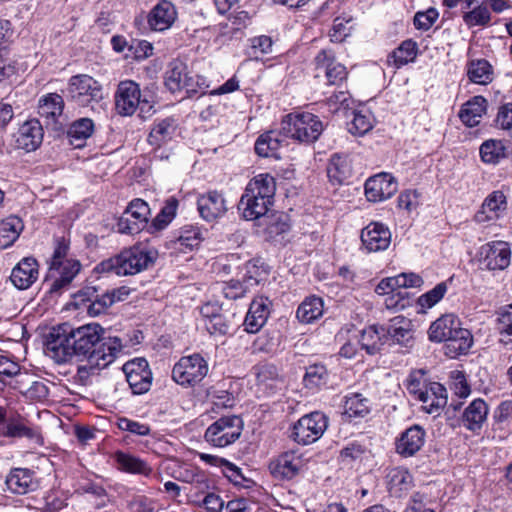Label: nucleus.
<instances>
[{
  "label": "nucleus",
  "instance_id": "obj_1",
  "mask_svg": "<svg viewBox=\"0 0 512 512\" xmlns=\"http://www.w3.org/2000/svg\"><path fill=\"white\" fill-rule=\"evenodd\" d=\"M103 328L96 323L76 329L63 324L49 333L46 351L57 362H66L73 356L87 360L90 367L104 368L122 351L118 337L103 338Z\"/></svg>",
  "mask_w": 512,
  "mask_h": 512
},
{
  "label": "nucleus",
  "instance_id": "obj_2",
  "mask_svg": "<svg viewBox=\"0 0 512 512\" xmlns=\"http://www.w3.org/2000/svg\"><path fill=\"white\" fill-rule=\"evenodd\" d=\"M276 183L273 176L265 173L249 181L239 202V209L246 220L258 219L268 212L273 204Z\"/></svg>",
  "mask_w": 512,
  "mask_h": 512
},
{
  "label": "nucleus",
  "instance_id": "obj_3",
  "mask_svg": "<svg viewBox=\"0 0 512 512\" xmlns=\"http://www.w3.org/2000/svg\"><path fill=\"white\" fill-rule=\"evenodd\" d=\"M323 132L318 116L309 113H290L281 122V133L303 143H313Z\"/></svg>",
  "mask_w": 512,
  "mask_h": 512
},
{
  "label": "nucleus",
  "instance_id": "obj_4",
  "mask_svg": "<svg viewBox=\"0 0 512 512\" xmlns=\"http://www.w3.org/2000/svg\"><path fill=\"white\" fill-rule=\"evenodd\" d=\"M66 93L68 101L80 107H91L92 110L104 99L101 83L86 74L72 76Z\"/></svg>",
  "mask_w": 512,
  "mask_h": 512
},
{
  "label": "nucleus",
  "instance_id": "obj_5",
  "mask_svg": "<svg viewBox=\"0 0 512 512\" xmlns=\"http://www.w3.org/2000/svg\"><path fill=\"white\" fill-rule=\"evenodd\" d=\"M208 373V363L200 354L184 356L174 365L172 379L181 386H194Z\"/></svg>",
  "mask_w": 512,
  "mask_h": 512
},
{
  "label": "nucleus",
  "instance_id": "obj_6",
  "mask_svg": "<svg viewBox=\"0 0 512 512\" xmlns=\"http://www.w3.org/2000/svg\"><path fill=\"white\" fill-rule=\"evenodd\" d=\"M243 421L239 416L221 417L205 432V439L215 447L223 448L234 443L241 435Z\"/></svg>",
  "mask_w": 512,
  "mask_h": 512
},
{
  "label": "nucleus",
  "instance_id": "obj_7",
  "mask_svg": "<svg viewBox=\"0 0 512 512\" xmlns=\"http://www.w3.org/2000/svg\"><path fill=\"white\" fill-rule=\"evenodd\" d=\"M328 427V417L319 411L302 416L293 427L291 437L302 445L317 441Z\"/></svg>",
  "mask_w": 512,
  "mask_h": 512
},
{
  "label": "nucleus",
  "instance_id": "obj_8",
  "mask_svg": "<svg viewBox=\"0 0 512 512\" xmlns=\"http://www.w3.org/2000/svg\"><path fill=\"white\" fill-rule=\"evenodd\" d=\"M306 467L303 455L296 450H289L271 461L269 469L278 479L291 480L298 476Z\"/></svg>",
  "mask_w": 512,
  "mask_h": 512
},
{
  "label": "nucleus",
  "instance_id": "obj_9",
  "mask_svg": "<svg viewBox=\"0 0 512 512\" xmlns=\"http://www.w3.org/2000/svg\"><path fill=\"white\" fill-rule=\"evenodd\" d=\"M64 100L57 93H48L40 97L38 101V115L44 121L47 128L54 131L62 130V123L59 121L64 110Z\"/></svg>",
  "mask_w": 512,
  "mask_h": 512
},
{
  "label": "nucleus",
  "instance_id": "obj_10",
  "mask_svg": "<svg viewBox=\"0 0 512 512\" xmlns=\"http://www.w3.org/2000/svg\"><path fill=\"white\" fill-rule=\"evenodd\" d=\"M480 255L488 270H504L511 262V248L505 241H492L483 245Z\"/></svg>",
  "mask_w": 512,
  "mask_h": 512
},
{
  "label": "nucleus",
  "instance_id": "obj_11",
  "mask_svg": "<svg viewBox=\"0 0 512 512\" xmlns=\"http://www.w3.org/2000/svg\"><path fill=\"white\" fill-rule=\"evenodd\" d=\"M397 191V183L388 173L370 177L365 183V196L370 202L384 201Z\"/></svg>",
  "mask_w": 512,
  "mask_h": 512
},
{
  "label": "nucleus",
  "instance_id": "obj_12",
  "mask_svg": "<svg viewBox=\"0 0 512 512\" xmlns=\"http://www.w3.org/2000/svg\"><path fill=\"white\" fill-rule=\"evenodd\" d=\"M361 241L368 252L386 250L391 243V232L379 222H371L361 232Z\"/></svg>",
  "mask_w": 512,
  "mask_h": 512
},
{
  "label": "nucleus",
  "instance_id": "obj_13",
  "mask_svg": "<svg viewBox=\"0 0 512 512\" xmlns=\"http://www.w3.org/2000/svg\"><path fill=\"white\" fill-rule=\"evenodd\" d=\"M152 384V372L144 357L130 359V390L135 395L148 392Z\"/></svg>",
  "mask_w": 512,
  "mask_h": 512
},
{
  "label": "nucleus",
  "instance_id": "obj_14",
  "mask_svg": "<svg viewBox=\"0 0 512 512\" xmlns=\"http://www.w3.org/2000/svg\"><path fill=\"white\" fill-rule=\"evenodd\" d=\"M43 140V127L39 120L31 119L24 122L15 134L18 149L27 152L36 150Z\"/></svg>",
  "mask_w": 512,
  "mask_h": 512
},
{
  "label": "nucleus",
  "instance_id": "obj_15",
  "mask_svg": "<svg viewBox=\"0 0 512 512\" xmlns=\"http://www.w3.org/2000/svg\"><path fill=\"white\" fill-rule=\"evenodd\" d=\"M80 270L81 263L78 260H65L59 265L50 266V276L53 278L50 292L58 293L67 289Z\"/></svg>",
  "mask_w": 512,
  "mask_h": 512
},
{
  "label": "nucleus",
  "instance_id": "obj_16",
  "mask_svg": "<svg viewBox=\"0 0 512 512\" xmlns=\"http://www.w3.org/2000/svg\"><path fill=\"white\" fill-rule=\"evenodd\" d=\"M7 489L14 494L24 495L36 491L39 482L33 471L27 468H14L6 477Z\"/></svg>",
  "mask_w": 512,
  "mask_h": 512
},
{
  "label": "nucleus",
  "instance_id": "obj_17",
  "mask_svg": "<svg viewBox=\"0 0 512 512\" xmlns=\"http://www.w3.org/2000/svg\"><path fill=\"white\" fill-rule=\"evenodd\" d=\"M425 430L419 425L407 428L396 441V451L403 457L414 456L425 443Z\"/></svg>",
  "mask_w": 512,
  "mask_h": 512
},
{
  "label": "nucleus",
  "instance_id": "obj_18",
  "mask_svg": "<svg viewBox=\"0 0 512 512\" xmlns=\"http://www.w3.org/2000/svg\"><path fill=\"white\" fill-rule=\"evenodd\" d=\"M38 262L33 257L23 258L12 270L10 280L20 289H28L38 278Z\"/></svg>",
  "mask_w": 512,
  "mask_h": 512
},
{
  "label": "nucleus",
  "instance_id": "obj_19",
  "mask_svg": "<svg viewBox=\"0 0 512 512\" xmlns=\"http://www.w3.org/2000/svg\"><path fill=\"white\" fill-rule=\"evenodd\" d=\"M381 331L396 344L404 347L413 345L412 322L404 316L392 318L386 328L381 327Z\"/></svg>",
  "mask_w": 512,
  "mask_h": 512
},
{
  "label": "nucleus",
  "instance_id": "obj_20",
  "mask_svg": "<svg viewBox=\"0 0 512 512\" xmlns=\"http://www.w3.org/2000/svg\"><path fill=\"white\" fill-rule=\"evenodd\" d=\"M198 211L206 221H213L222 217L226 211V201L221 193L210 191L198 198Z\"/></svg>",
  "mask_w": 512,
  "mask_h": 512
},
{
  "label": "nucleus",
  "instance_id": "obj_21",
  "mask_svg": "<svg viewBox=\"0 0 512 512\" xmlns=\"http://www.w3.org/2000/svg\"><path fill=\"white\" fill-rule=\"evenodd\" d=\"M316 68H323L330 85H337L347 77L346 67L335 61L330 50H321L315 57Z\"/></svg>",
  "mask_w": 512,
  "mask_h": 512
},
{
  "label": "nucleus",
  "instance_id": "obj_22",
  "mask_svg": "<svg viewBox=\"0 0 512 512\" xmlns=\"http://www.w3.org/2000/svg\"><path fill=\"white\" fill-rule=\"evenodd\" d=\"M506 209V196L502 191H493L482 203L474 219L477 223H486L499 218L500 213Z\"/></svg>",
  "mask_w": 512,
  "mask_h": 512
},
{
  "label": "nucleus",
  "instance_id": "obj_23",
  "mask_svg": "<svg viewBox=\"0 0 512 512\" xmlns=\"http://www.w3.org/2000/svg\"><path fill=\"white\" fill-rule=\"evenodd\" d=\"M269 304V299L263 296L257 297L251 302L244 320L247 332L256 333L263 327L269 315Z\"/></svg>",
  "mask_w": 512,
  "mask_h": 512
},
{
  "label": "nucleus",
  "instance_id": "obj_24",
  "mask_svg": "<svg viewBox=\"0 0 512 512\" xmlns=\"http://www.w3.org/2000/svg\"><path fill=\"white\" fill-rule=\"evenodd\" d=\"M138 110L137 118L146 119L154 113L153 95L150 91H141L139 85L130 80V116Z\"/></svg>",
  "mask_w": 512,
  "mask_h": 512
},
{
  "label": "nucleus",
  "instance_id": "obj_25",
  "mask_svg": "<svg viewBox=\"0 0 512 512\" xmlns=\"http://www.w3.org/2000/svg\"><path fill=\"white\" fill-rule=\"evenodd\" d=\"M488 411V405L483 399L473 400L463 411V426L472 432L479 431L487 419Z\"/></svg>",
  "mask_w": 512,
  "mask_h": 512
},
{
  "label": "nucleus",
  "instance_id": "obj_26",
  "mask_svg": "<svg viewBox=\"0 0 512 512\" xmlns=\"http://www.w3.org/2000/svg\"><path fill=\"white\" fill-rule=\"evenodd\" d=\"M176 19V10L169 1L158 3L148 15V24L154 31H164L172 26Z\"/></svg>",
  "mask_w": 512,
  "mask_h": 512
},
{
  "label": "nucleus",
  "instance_id": "obj_27",
  "mask_svg": "<svg viewBox=\"0 0 512 512\" xmlns=\"http://www.w3.org/2000/svg\"><path fill=\"white\" fill-rule=\"evenodd\" d=\"M420 395L419 401L423 403V409L429 414L439 412L447 404L446 388L438 382L428 383V387Z\"/></svg>",
  "mask_w": 512,
  "mask_h": 512
},
{
  "label": "nucleus",
  "instance_id": "obj_28",
  "mask_svg": "<svg viewBox=\"0 0 512 512\" xmlns=\"http://www.w3.org/2000/svg\"><path fill=\"white\" fill-rule=\"evenodd\" d=\"M473 344V336L468 329L462 328L460 324L458 328L445 341V354L450 358H457L466 354Z\"/></svg>",
  "mask_w": 512,
  "mask_h": 512
},
{
  "label": "nucleus",
  "instance_id": "obj_29",
  "mask_svg": "<svg viewBox=\"0 0 512 512\" xmlns=\"http://www.w3.org/2000/svg\"><path fill=\"white\" fill-rule=\"evenodd\" d=\"M95 130V125L92 119L88 117L79 118L73 121L67 129V138L69 143L75 148H82L85 146L87 139H89Z\"/></svg>",
  "mask_w": 512,
  "mask_h": 512
},
{
  "label": "nucleus",
  "instance_id": "obj_30",
  "mask_svg": "<svg viewBox=\"0 0 512 512\" xmlns=\"http://www.w3.org/2000/svg\"><path fill=\"white\" fill-rule=\"evenodd\" d=\"M178 122L174 117H167L155 122L151 129L148 142L154 147H160L170 141L177 130Z\"/></svg>",
  "mask_w": 512,
  "mask_h": 512
},
{
  "label": "nucleus",
  "instance_id": "obj_31",
  "mask_svg": "<svg viewBox=\"0 0 512 512\" xmlns=\"http://www.w3.org/2000/svg\"><path fill=\"white\" fill-rule=\"evenodd\" d=\"M460 324L453 314H445L435 320L429 327L428 336L433 342H445Z\"/></svg>",
  "mask_w": 512,
  "mask_h": 512
},
{
  "label": "nucleus",
  "instance_id": "obj_32",
  "mask_svg": "<svg viewBox=\"0 0 512 512\" xmlns=\"http://www.w3.org/2000/svg\"><path fill=\"white\" fill-rule=\"evenodd\" d=\"M486 108V99L482 96H475L462 106L459 117L465 125L474 127L480 123Z\"/></svg>",
  "mask_w": 512,
  "mask_h": 512
},
{
  "label": "nucleus",
  "instance_id": "obj_33",
  "mask_svg": "<svg viewBox=\"0 0 512 512\" xmlns=\"http://www.w3.org/2000/svg\"><path fill=\"white\" fill-rule=\"evenodd\" d=\"M202 240V231L198 226L185 225L180 228L178 236L172 243L174 249L186 253L198 247Z\"/></svg>",
  "mask_w": 512,
  "mask_h": 512
},
{
  "label": "nucleus",
  "instance_id": "obj_34",
  "mask_svg": "<svg viewBox=\"0 0 512 512\" xmlns=\"http://www.w3.org/2000/svg\"><path fill=\"white\" fill-rule=\"evenodd\" d=\"M149 217L150 208L144 200L136 198L130 201V235L148 229Z\"/></svg>",
  "mask_w": 512,
  "mask_h": 512
},
{
  "label": "nucleus",
  "instance_id": "obj_35",
  "mask_svg": "<svg viewBox=\"0 0 512 512\" xmlns=\"http://www.w3.org/2000/svg\"><path fill=\"white\" fill-rule=\"evenodd\" d=\"M388 489L396 497H402L406 494L413 484L411 474L404 468L396 467L389 471L387 475Z\"/></svg>",
  "mask_w": 512,
  "mask_h": 512
},
{
  "label": "nucleus",
  "instance_id": "obj_36",
  "mask_svg": "<svg viewBox=\"0 0 512 512\" xmlns=\"http://www.w3.org/2000/svg\"><path fill=\"white\" fill-rule=\"evenodd\" d=\"M188 67L181 60L175 59L169 63L165 75V85L172 92H179L185 87Z\"/></svg>",
  "mask_w": 512,
  "mask_h": 512
},
{
  "label": "nucleus",
  "instance_id": "obj_37",
  "mask_svg": "<svg viewBox=\"0 0 512 512\" xmlns=\"http://www.w3.org/2000/svg\"><path fill=\"white\" fill-rule=\"evenodd\" d=\"M386 335L382 333L381 327L369 326L362 330L359 343L361 348L364 349L367 354L375 355L380 352L382 346L385 343Z\"/></svg>",
  "mask_w": 512,
  "mask_h": 512
},
{
  "label": "nucleus",
  "instance_id": "obj_38",
  "mask_svg": "<svg viewBox=\"0 0 512 512\" xmlns=\"http://www.w3.org/2000/svg\"><path fill=\"white\" fill-rule=\"evenodd\" d=\"M323 314V301L320 297L306 298L298 307L296 317L302 323L309 324Z\"/></svg>",
  "mask_w": 512,
  "mask_h": 512
},
{
  "label": "nucleus",
  "instance_id": "obj_39",
  "mask_svg": "<svg viewBox=\"0 0 512 512\" xmlns=\"http://www.w3.org/2000/svg\"><path fill=\"white\" fill-rule=\"evenodd\" d=\"M126 296H128V290L125 287L107 292L88 306V313L90 316H98L115 302L123 301Z\"/></svg>",
  "mask_w": 512,
  "mask_h": 512
},
{
  "label": "nucleus",
  "instance_id": "obj_40",
  "mask_svg": "<svg viewBox=\"0 0 512 512\" xmlns=\"http://www.w3.org/2000/svg\"><path fill=\"white\" fill-rule=\"evenodd\" d=\"M95 271L98 273H109L117 276L128 275V252L121 251L119 254L103 260L96 267Z\"/></svg>",
  "mask_w": 512,
  "mask_h": 512
},
{
  "label": "nucleus",
  "instance_id": "obj_41",
  "mask_svg": "<svg viewBox=\"0 0 512 512\" xmlns=\"http://www.w3.org/2000/svg\"><path fill=\"white\" fill-rule=\"evenodd\" d=\"M370 413V401L360 393L345 396L344 414L349 418H363Z\"/></svg>",
  "mask_w": 512,
  "mask_h": 512
},
{
  "label": "nucleus",
  "instance_id": "obj_42",
  "mask_svg": "<svg viewBox=\"0 0 512 512\" xmlns=\"http://www.w3.org/2000/svg\"><path fill=\"white\" fill-rule=\"evenodd\" d=\"M352 174V168L347 157L334 155L327 167V175L332 182L343 183Z\"/></svg>",
  "mask_w": 512,
  "mask_h": 512
},
{
  "label": "nucleus",
  "instance_id": "obj_43",
  "mask_svg": "<svg viewBox=\"0 0 512 512\" xmlns=\"http://www.w3.org/2000/svg\"><path fill=\"white\" fill-rule=\"evenodd\" d=\"M23 229L20 218L16 216L8 217L0 222V248H7L19 237Z\"/></svg>",
  "mask_w": 512,
  "mask_h": 512
},
{
  "label": "nucleus",
  "instance_id": "obj_44",
  "mask_svg": "<svg viewBox=\"0 0 512 512\" xmlns=\"http://www.w3.org/2000/svg\"><path fill=\"white\" fill-rule=\"evenodd\" d=\"M177 208L178 200L176 198L170 197L167 199L158 215L153 219L151 224H149L148 231L154 233L166 228L176 216Z\"/></svg>",
  "mask_w": 512,
  "mask_h": 512
},
{
  "label": "nucleus",
  "instance_id": "obj_45",
  "mask_svg": "<svg viewBox=\"0 0 512 512\" xmlns=\"http://www.w3.org/2000/svg\"><path fill=\"white\" fill-rule=\"evenodd\" d=\"M506 147L501 140L489 139L480 146V156L483 162L496 164L505 157Z\"/></svg>",
  "mask_w": 512,
  "mask_h": 512
},
{
  "label": "nucleus",
  "instance_id": "obj_46",
  "mask_svg": "<svg viewBox=\"0 0 512 512\" xmlns=\"http://www.w3.org/2000/svg\"><path fill=\"white\" fill-rule=\"evenodd\" d=\"M281 141L275 132L269 131L258 137L255 143V152L261 157H273L279 149Z\"/></svg>",
  "mask_w": 512,
  "mask_h": 512
},
{
  "label": "nucleus",
  "instance_id": "obj_47",
  "mask_svg": "<svg viewBox=\"0 0 512 512\" xmlns=\"http://www.w3.org/2000/svg\"><path fill=\"white\" fill-rule=\"evenodd\" d=\"M467 75L476 84H488L492 80L491 65L484 59L472 61L468 66Z\"/></svg>",
  "mask_w": 512,
  "mask_h": 512
},
{
  "label": "nucleus",
  "instance_id": "obj_48",
  "mask_svg": "<svg viewBox=\"0 0 512 512\" xmlns=\"http://www.w3.org/2000/svg\"><path fill=\"white\" fill-rule=\"evenodd\" d=\"M154 261V256L146 248L134 246L130 248V275L148 268Z\"/></svg>",
  "mask_w": 512,
  "mask_h": 512
},
{
  "label": "nucleus",
  "instance_id": "obj_49",
  "mask_svg": "<svg viewBox=\"0 0 512 512\" xmlns=\"http://www.w3.org/2000/svg\"><path fill=\"white\" fill-rule=\"evenodd\" d=\"M462 19L469 28L475 26L485 27L489 25L491 21V13L487 5L482 3L474 7L472 10L464 12Z\"/></svg>",
  "mask_w": 512,
  "mask_h": 512
},
{
  "label": "nucleus",
  "instance_id": "obj_50",
  "mask_svg": "<svg viewBox=\"0 0 512 512\" xmlns=\"http://www.w3.org/2000/svg\"><path fill=\"white\" fill-rule=\"evenodd\" d=\"M417 50V43L408 39L403 41L400 46L392 52L390 58L393 59L396 67H400L413 61L417 56Z\"/></svg>",
  "mask_w": 512,
  "mask_h": 512
},
{
  "label": "nucleus",
  "instance_id": "obj_51",
  "mask_svg": "<svg viewBox=\"0 0 512 512\" xmlns=\"http://www.w3.org/2000/svg\"><path fill=\"white\" fill-rule=\"evenodd\" d=\"M245 274L243 280L245 284L249 286L258 285L261 281H264L267 277V269L264 263L258 259H253L245 263L244 265Z\"/></svg>",
  "mask_w": 512,
  "mask_h": 512
},
{
  "label": "nucleus",
  "instance_id": "obj_52",
  "mask_svg": "<svg viewBox=\"0 0 512 512\" xmlns=\"http://www.w3.org/2000/svg\"><path fill=\"white\" fill-rule=\"evenodd\" d=\"M328 371L322 364H313L306 368L305 386L313 389L327 383Z\"/></svg>",
  "mask_w": 512,
  "mask_h": 512
},
{
  "label": "nucleus",
  "instance_id": "obj_53",
  "mask_svg": "<svg viewBox=\"0 0 512 512\" xmlns=\"http://www.w3.org/2000/svg\"><path fill=\"white\" fill-rule=\"evenodd\" d=\"M353 119L347 124L348 131L355 136H363L373 127V120L370 114L361 111H353Z\"/></svg>",
  "mask_w": 512,
  "mask_h": 512
},
{
  "label": "nucleus",
  "instance_id": "obj_54",
  "mask_svg": "<svg viewBox=\"0 0 512 512\" xmlns=\"http://www.w3.org/2000/svg\"><path fill=\"white\" fill-rule=\"evenodd\" d=\"M497 329L501 334V342H512V305H509L500 311Z\"/></svg>",
  "mask_w": 512,
  "mask_h": 512
},
{
  "label": "nucleus",
  "instance_id": "obj_55",
  "mask_svg": "<svg viewBox=\"0 0 512 512\" xmlns=\"http://www.w3.org/2000/svg\"><path fill=\"white\" fill-rule=\"evenodd\" d=\"M447 289L448 286L446 282L438 283L433 289L418 298V305L421 308H432L444 297Z\"/></svg>",
  "mask_w": 512,
  "mask_h": 512
},
{
  "label": "nucleus",
  "instance_id": "obj_56",
  "mask_svg": "<svg viewBox=\"0 0 512 512\" xmlns=\"http://www.w3.org/2000/svg\"><path fill=\"white\" fill-rule=\"evenodd\" d=\"M439 17L438 11L431 7L426 11H419L414 16V26L419 30H429Z\"/></svg>",
  "mask_w": 512,
  "mask_h": 512
},
{
  "label": "nucleus",
  "instance_id": "obj_57",
  "mask_svg": "<svg viewBox=\"0 0 512 512\" xmlns=\"http://www.w3.org/2000/svg\"><path fill=\"white\" fill-rule=\"evenodd\" d=\"M206 328L210 334L226 335L231 329V323L220 313L212 314L206 322Z\"/></svg>",
  "mask_w": 512,
  "mask_h": 512
},
{
  "label": "nucleus",
  "instance_id": "obj_58",
  "mask_svg": "<svg viewBox=\"0 0 512 512\" xmlns=\"http://www.w3.org/2000/svg\"><path fill=\"white\" fill-rule=\"evenodd\" d=\"M115 110L120 116L128 115V81H121L115 93Z\"/></svg>",
  "mask_w": 512,
  "mask_h": 512
},
{
  "label": "nucleus",
  "instance_id": "obj_59",
  "mask_svg": "<svg viewBox=\"0 0 512 512\" xmlns=\"http://www.w3.org/2000/svg\"><path fill=\"white\" fill-rule=\"evenodd\" d=\"M23 394L32 401L41 402L48 398L49 388L44 381H33Z\"/></svg>",
  "mask_w": 512,
  "mask_h": 512
},
{
  "label": "nucleus",
  "instance_id": "obj_60",
  "mask_svg": "<svg viewBox=\"0 0 512 512\" xmlns=\"http://www.w3.org/2000/svg\"><path fill=\"white\" fill-rule=\"evenodd\" d=\"M349 22L350 19L346 20L341 17L334 19L333 27L329 34L332 42L340 43L350 34L351 27L348 26Z\"/></svg>",
  "mask_w": 512,
  "mask_h": 512
},
{
  "label": "nucleus",
  "instance_id": "obj_61",
  "mask_svg": "<svg viewBox=\"0 0 512 512\" xmlns=\"http://www.w3.org/2000/svg\"><path fill=\"white\" fill-rule=\"evenodd\" d=\"M248 287L244 281L230 280L223 285L222 292L227 299L236 300L246 294Z\"/></svg>",
  "mask_w": 512,
  "mask_h": 512
},
{
  "label": "nucleus",
  "instance_id": "obj_62",
  "mask_svg": "<svg viewBox=\"0 0 512 512\" xmlns=\"http://www.w3.org/2000/svg\"><path fill=\"white\" fill-rule=\"evenodd\" d=\"M352 103L351 95L347 91H339L328 98V105L334 112L350 109Z\"/></svg>",
  "mask_w": 512,
  "mask_h": 512
},
{
  "label": "nucleus",
  "instance_id": "obj_63",
  "mask_svg": "<svg viewBox=\"0 0 512 512\" xmlns=\"http://www.w3.org/2000/svg\"><path fill=\"white\" fill-rule=\"evenodd\" d=\"M272 39L269 36L261 35L251 39V54L255 58L260 55L268 54L272 51Z\"/></svg>",
  "mask_w": 512,
  "mask_h": 512
},
{
  "label": "nucleus",
  "instance_id": "obj_64",
  "mask_svg": "<svg viewBox=\"0 0 512 512\" xmlns=\"http://www.w3.org/2000/svg\"><path fill=\"white\" fill-rule=\"evenodd\" d=\"M404 283V280L402 281V278H400V275L394 276V277H388L385 279H382L379 284L376 286L375 292L379 295H385V294H393L396 293L395 291L399 288H403L402 284Z\"/></svg>",
  "mask_w": 512,
  "mask_h": 512
}]
</instances>
